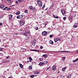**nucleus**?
<instances>
[{
    "instance_id": "1",
    "label": "nucleus",
    "mask_w": 78,
    "mask_h": 78,
    "mask_svg": "<svg viewBox=\"0 0 78 78\" xmlns=\"http://www.w3.org/2000/svg\"><path fill=\"white\" fill-rule=\"evenodd\" d=\"M25 21L23 20H21L20 21V26H23L24 24H25Z\"/></svg>"
},
{
    "instance_id": "2",
    "label": "nucleus",
    "mask_w": 78,
    "mask_h": 78,
    "mask_svg": "<svg viewBox=\"0 0 78 78\" xmlns=\"http://www.w3.org/2000/svg\"><path fill=\"white\" fill-rule=\"evenodd\" d=\"M28 34H30V33L26 31L25 33L23 34V35L24 36H28Z\"/></svg>"
},
{
    "instance_id": "3",
    "label": "nucleus",
    "mask_w": 78,
    "mask_h": 78,
    "mask_svg": "<svg viewBox=\"0 0 78 78\" xmlns=\"http://www.w3.org/2000/svg\"><path fill=\"white\" fill-rule=\"evenodd\" d=\"M42 34L43 36H46L47 34V33L45 31H44L42 32Z\"/></svg>"
},
{
    "instance_id": "4",
    "label": "nucleus",
    "mask_w": 78,
    "mask_h": 78,
    "mask_svg": "<svg viewBox=\"0 0 78 78\" xmlns=\"http://www.w3.org/2000/svg\"><path fill=\"white\" fill-rule=\"evenodd\" d=\"M63 16H64L65 14H66V11L64 10H62L61 11Z\"/></svg>"
},
{
    "instance_id": "5",
    "label": "nucleus",
    "mask_w": 78,
    "mask_h": 78,
    "mask_svg": "<svg viewBox=\"0 0 78 78\" xmlns=\"http://www.w3.org/2000/svg\"><path fill=\"white\" fill-rule=\"evenodd\" d=\"M22 17H23L22 15H18L17 16L16 18H17V19H21V18H22Z\"/></svg>"
},
{
    "instance_id": "6",
    "label": "nucleus",
    "mask_w": 78,
    "mask_h": 78,
    "mask_svg": "<svg viewBox=\"0 0 78 78\" xmlns=\"http://www.w3.org/2000/svg\"><path fill=\"white\" fill-rule=\"evenodd\" d=\"M78 26V23H75L73 26L74 28H77V27Z\"/></svg>"
},
{
    "instance_id": "7",
    "label": "nucleus",
    "mask_w": 78,
    "mask_h": 78,
    "mask_svg": "<svg viewBox=\"0 0 78 78\" xmlns=\"http://www.w3.org/2000/svg\"><path fill=\"white\" fill-rule=\"evenodd\" d=\"M56 69V67L55 66H54L52 67V70H55Z\"/></svg>"
},
{
    "instance_id": "8",
    "label": "nucleus",
    "mask_w": 78,
    "mask_h": 78,
    "mask_svg": "<svg viewBox=\"0 0 78 78\" xmlns=\"http://www.w3.org/2000/svg\"><path fill=\"white\" fill-rule=\"evenodd\" d=\"M67 67H66V66L65 67L63 68H62V70L63 72H64L66 70V69H67Z\"/></svg>"
},
{
    "instance_id": "9",
    "label": "nucleus",
    "mask_w": 78,
    "mask_h": 78,
    "mask_svg": "<svg viewBox=\"0 0 78 78\" xmlns=\"http://www.w3.org/2000/svg\"><path fill=\"white\" fill-rule=\"evenodd\" d=\"M28 8L29 9L31 10V9H33V7L32 6H29Z\"/></svg>"
},
{
    "instance_id": "10",
    "label": "nucleus",
    "mask_w": 78,
    "mask_h": 78,
    "mask_svg": "<svg viewBox=\"0 0 78 78\" xmlns=\"http://www.w3.org/2000/svg\"><path fill=\"white\" fill-rule=\"evenodd\" d=\"M9 20H11L12 19V15L11 14L9 16Z\"/></svg>"
},
{
    "instance_id": "11",
    "label": "nucleus",
    "mask_w": 78,
    "mask_h": 78,
    "mask_svg": "<svg viewBox=\"0 0 78 78\" xmlns=\"http://www.w3.org/2000/svg\"><path fill=\"white\" fill-rule=\"evenodd\" d=\"M0 7L1 8H2V9H3L5 8V5H1L0 6Z\"/></svg>"
},
{
    "instance_id": "12",
    "label": "nucleus",
    "mask_w": 78,
    "mask_h": 78,
    "mask_svg": "<svg viewBox=\"0 0 78 78\" xmlns=\"http://www.w3.org/2000/svg\"><path fill=\"white\" fill-rule=\"evenodd\" d=\"M46 25H47V23H44L42 24V26L44 28H45V26H46Z\"/></svg>"
},
{
    "instance_id": "13",
    "label": "nucleus",
    "mask_w": 78,
    "mask_h": 78,
    "mask_svg": "<svg viewBox=\"0 0 78 78\" xmlns=\"http://www.w3.org/2000/svg\"><path fill=\"white\" fill-rule=\"evenodd\" d=\"M37 2L38 5L41 4V3H42V2H41V1H37Z\"/></svg>"
},
{
    "instance_id": "14",
    "label": "nucleus",
    "mask_w": 78,
    "mask_h": 78,
    "mask_svg": "<svg viewBox=\"0 0 78 78\" xmlns=\"http://www.w3.org/2000/svg\"><path fill=\"white\" fill-rule=\"evenodd\" d=\"M78 61V58H77L75 60H73V62H77Z\"/></svg>"
},
{
    "instance_id": "15",
    "label": "nucleus",
    "mask_w": 78,
    "mask_h": 78,
    "mask_svg": "<svg viewBox=\"0 0 78 78\" xmlns=\"http://www.w3.org/2000/svg\"><path fill=\"white\" fill-rule=\"evenodd\" d=\"M44 63L42 62H40L39 63V65L40 66H42V65H43Z\"/></svg>"
},
{
    "instance_id": "16",
    "label": "nucleus",
    "mask_w": 78,
    "mask_h": 78,
    "mask_svg": "<svg viewBox=\"0 0 78 78\" xmlns=\"http://www.w3.org/2000/svg\"><path fill=\"white\" fill-rule=\"evenodd\" d=\"M20 11H18L16 13V15H19V14H20Z\"/></svg>"
},
{
    "instance_id": "17",
    "label": "nucleus",
    "mask_w": 78,
    "mask_h": 78,
    "mask_svg": "<svg viewBox=\"0 0 78 78\" xmlns=\"http://www.w3.org/2000/svg\"><path fill=\"white\" fill-rule=\"evenodd\" d=\"M20 67H21V69H22V68H23V65H22V64H20Z\"/></svg>"
},
{
    "instance_id": "18",
    "label": "nucleus",
    "mask_w": 78,
    "mask_h": 78,
    "mask_svg": "<svg viewBox=\"0 0 78 78\" xmlns=\"http://www.w3.org/2000/svg\"><path fill=\"white\" fill-rule=\"evenodd\" d=\"M69 51H61V52H64L65 53H69Z\"/></svg>"
},
{
    "instance_id": "19",
    "label": "nucleus",
    "mask_w": 78,
    "mask_h": 78,
    "mask_svg": "<svg viewBox=\"0 0 78 78\" xmlns=\"http://www.w3.org/2000/svg\"><path fill=\"white\" fill-rule=\"evenodd\" d=\"M49 43L50 44H53V41H49Z\"/></svg>"
},
{
    "instance_id": "20",
    "label": "nucleus",
    "mask_w": 78,
    "mask_h": 78,
    "mask_svg": "<svg viewBox=\"0 0 78 78\" xmlns=\"http://www.w3.org/2000/svg\"><path fill=\"white\" fill-rule=\"evenodd\" d=\"M33 10V12H34L36 11V9H35V8L33 7V9H32Z\"/></svg>"
},
{
    "instance_id": "21",
    "label": "nucleus",
    "mask_w": 78,
    "mask_h": 78,
    "mask_svg": "<svg viewBox=\"0 0 78 78\" xmlns=\"http://www.w3.org/2000/svg\"><path fill=\"white\" fill-rule=\"evenodd\" d=\"M48 63V62L47 61H45L43 62V64H47Z\"/></svg>"
},
{
    "instance_id": "22",
    "label": "nucleus",
    "mask_w": 78,
    "mask_h": 78,
    "mask_svg": "<svg viewBox=\"0 0 78 78\" xmlns=\"http://www.w3.org/2000/svg\"><path fill=\"white\" fill-rule=\"evenodd\" d=\"M54 41L55 42H56L58 41V39L57 38H56L54 40Z\"/></svg>"
},
{
    "instance_id": "23",
    "label": "nucleus",
    "mask_w": 78,
    "mask_h": 78,
    "mask_svg": "<svg viewBox=\"0 0 78 78\" xmlns=\"http://www.w3.org/2000/svg\"><path fill=\"white\" fill-rule=\"evenodd\" d=\"M46 56L47 55H43L42 56L43 57H44V58H46L47 57Z\"/></svg>"
},
{
    "instance_id": "24",
    "label": "nucleus",
    "mask_w": 78,
    "mask_h": 78,
    "mask_svg": "<svg viewBox=\"0 0 78 78\" xmlns=\"http://www.w3.org/2000/svg\"><path fill=\"white\" fill-rule=\"evenodd\" d=\"M31 78H34V75H32L30 76Z\"/></svg>"
},
{
    "instance_id": "25",
    "label": "nucleus",
    "mask_w": 78,
    "mask_h": 78,
    "mask_svg": "<svg viewBox=\"0 0 78 78\" xmlns=\"http://www.w3.org/2000/svg\"><path fill=\"white\" fill-rule=\"evenodd\" d=\"M24 12L25 13H27L28 12V10L27 9H26L25 10Z\"/></svg>"
},
{
    "instance_id": "26",
    "label": "nucleus",
    "mask_w": 78,
    "mask_h": 78,
    "mask_svg": "<svg viewBox=\"0 0 78 78\" xmlns=\"http://www.w3.org/2000/svg\"><path fill=\"white\" fill-rule=\"evenodd\" d=\"M35 29L36 30H37L39 29V28H38V27H36L35 28Z\"/></svg>"
},
{
    "instance_id": "27",
    "label": "nucleus",
    "mask_w": 78,
    "mask_h": 78,
    "mask_svg": "<svg viewBox=\"0 0 78 78\" xmlns=\"http://www.w3.org/2000/svg\"><path fill=\"white\" fill-rule=\"evenodd\" d=\"M29 58L30 60L31 61H32V58H31V57H29Z\"/></svg>"
},
{
    "instance_id": "28",
    "label": "nucleus",
    "mask_w": 78,
    "mask_h": 78,
    "mask_svg": "<svg viewBox=\"0 0 78 78\" xmlns=\"http://www.w3.org/2000/svg\"><path fill=\"white\" fill-rule=\"evenodd\" d=\"M9 62V61H8V60H6L5 61V63H6L7 62Z\"/></svg>"
},
{
    "instance_id": "29",
    "label": "nucleus",
    "mask_w": 78,
    "mask_h": 78,
    "mask_svg": "<svg viewBox=\"0 0 78 78\" xmlns=\"http://www.w3.org/2000/svg\"><path fill=\"white\" fill-rule=\"evenodd\" d=\"M72 19V17H70L69 18V20H71Z\"/></svg>"
},
{
    "instance_id": "30",
    "label": "nucleus",
    "mask_w": 78,
    "mask_h": 78,
    "mask_svg": "<svg viewBox=\"0 0 78 78\" xmlns=\"http://www.w3.org/2000/svg\"><path fill=\"white\" fill-rule=\"evenodd\" d=\"M49 37H50V38H52V37H53V35H51L49 36Z\"/></svg>"
},
{
    "instance_id": "31",
    "label": "nucleus",
    "mask_w": 78,
    "mask_h": 78,
    "mask_svg": "<svg viewBox=\"0 0 78 78\" xmlns=\"http://www.w3.org/2000/svg\"><path fill=\"white\" fill-rule=\"evenodd\" d=\"M38 5H39L40 6H41V7L42 6V4L41 3V4Z\"/></svg>"
},
{
    "instance_id": "32",
    "label": "nucleus",
    "mask_w": 78,
    "mask_h": 78,
    "mask_svg": "<svg viewBox=\"0 0 78 78\" xmlns=\"http://www.w3.org/2000/svg\"><path fill=\"white\" fill-rule=\"evenodd\" d=\"M64 20H66V17H64L63 18Z\"/></svg>"
},
{
    "instance_id": "33",
    "label": "nucleus",
    "mask_w": 78,
    "mask_h": 78,
    "mask_svg": "<svg viewBox=\"0 0 78 78\" xmlns=\"http://www.w3.org/2000/svg\"><path fill=\"white\" fill-rule=\"evenodd\" d=\"M40 61H43V59L42 58H40Z\"/></svg>"
},
{
    "instance_id": "34",
    "label": "nucleus",
    "mask_w": 78,
    "mask_h": 78,
    "mask_svg": "<svg viewBox=\"0 0 78 78\" xmlns=\"http://www.w3.org/2000/svg\"><path fill=\"white\" fill-rule=\"evenodd\" d=\"M29 68L30 69H32V67H31V66H30L29 67Z\"/></svg>"
},
{
    "instance_id": "35",
    "label": "nucleus",
    "mask_w": 78,
    "mask_h": 78,
    "mask_svg": "<svg viewBox=\"0 0 78 78\" xmlns=\"http://www.w3.org/2000/svg\"><path fill=\"white\" fill-rule=\"evenodd\" d=\"M45 5H43L42 8H45Z\"/></svg>"
},
{
    "instance_id": "36",
    "label": "nucleus",
    "mask_w": 78,
    "mask_h": 78,
    "mask_svg": "<svg viewBox=\"0 0 78 78\" xmlns=\"http://www.w3.org/2000/svg\"><path fill=\"white\" fill-rule=\"evenodd\" d=\"M8 8V7H6L5 8L3 9V10H5V9H6Z\"/></svg>"
},
{
    "instance_id": "37",
    "label": "nucleus",
    "mask_w": 78,
    "mask_h": 78,
    "mask_svg": "<svg viewBox=\"0 0 78 78\" xmlns=\"http://www.w3.org/2000/svg\"><path fill=\"white\" fill-rule=\"evenodd\" d=\"M62 59L63 60V61H64V60H65V59H66V57H62Z\"/></svg>"
},
{
    "instance_id": "38",
    "label": "nucleus",
    "mask_w": 78,
    "mask_h": 78,
    "mask_svg": "<svg viewBox=\"0 0 78 78\" xmlns=\"http://www.w3.org/2000/svg\"><path fill=\"white\" fill-rule=\"evenodd\" d=\"M71 74H69L68 76V78H70V76H71Z\"/></svg>"
},
{
    "instance_id": "39",
    "label": "nucleus",
    "mask_w": 78,
    "mask_h": 78,
    "mask_svg": "<svg viewBox=\"0 0 78 78\" xmlns=\"http://www.w3.org/2000/svg\"><path fill=\"white\" fill-rule=\"evenodd\" d=\"M40 51L38 50H35V51H36V52H38L39 51Z\"/></svg>"
},
{
    "instance_id": "40",
    "label": "nucleus",
    "mask_w": 78,
    "mask_h": 78,
    "mask_svg": "<svg viewBox=\"0 0 78 78\" xmlns=\"http://www.w3.org/2000/svg\"><path fill=\"white\" fill-rule=\"evenodd\" d=\"M15 3H16V4H18V1H15Z\"/></svg>"
},
{
    "instance_id": "41",
    "label": "nucleus",
    "mask_w": 78,
    "mask_h": 78,
    "mask_svg": "<svg viewBox=\"0 0 78 78\" xmlns=\"http://www.w3.org/2000/svg\"><path fill=\"white\" fill-rule=\"evenodd\" d=\"M3 50V48H0V51H2Z\"/></svg>"
},
{
    "instance_id": "42",
    "label": "nucleus",
    "mask_w": 78,
    "mask_h": 78,
    "mask_svg": "<svg viewBox=\"0 0 78 78\" xmlns=\"http://www.w3.org/2000/svg\"><path fill=\"white\" fill-rule=\"evenodd\" d=\"M57 41H60L61 40V39L59 38H57Z\"/></svg>"
},
{
    "instance_id": "43",
    "label": "nucleus",
    "mask_w": 78,
    "mask_h": 78,
    "mask_svg": "<svg viewBox=\"0 0 78 78\" xmlns=\"http://www.w3.org/2000/svg\"><path fill=\"white\" fill-rule=\"evenodd\" d=\"M3 25V23H0V26H2Z\"/></svg>"
},
{
    "instance_id": "44",
    "label": "nucleus",
    "mask_w": 78,
    "mask_h": 78,
    "mask_svg": "<svg viewBox=\"0 0 78 78\" xmlns=\"http://www.w3.org/2000/svg\"><path fill=\"white\" fill-rule=\"evenodd\" d=\"M8 2H9V3H11V0H8Z\"/></svg>"
},
{
    "instance_id": "45",
    "label": "nucleus",
    "mask_w": 78,
    "mask_h": 78,
    "mask_svg": "<svg viewBox=\"0 0 78 78\" xmlns=\"http://www.w3.org/2000/svg\"><path fill=\"white\" fill-rule=\"evenodd\" d=\"M7 59H9V56H8L6 57Z\"/></svg>"
},
{
    "instance_id": "46",
    "label": "nucleus",
    "mask_w": 78,
    "mask_h": 78,
    "mask_svg": "<svg viewBox=\"0 0 78 78\" xmlns=\"http://www.w3.org/2000/svg\"><path fill=\"white\" fill-rule=\"evenodd\" d=\"M14 6H15V5H11V6H10V7H12Z\"/></svg>"
},
{
    "instance_id": "47",
    "label": "nucleus",
    "mask_w": 78,
    "mask_h": 78,
    "mask_svg": "<svg viewBox=\"0 0 78 78\" xmlns=\"http://www.w3.org/2000/svg\"><path fill=\"white\" fill-rule=\"evenodd\" d=\"M42 48H43V47H42V46L40 47V49H42Z\"/></svg>"
},
{
    "instance_id": "48",
    "label": "nucleus",
    "mask_w": 78,
    "mask_h": 78,
    "mask_svg": "<svg viewBox=\"0 0 78 78\" xmlns=\"http://www.w3.org/2000/svg\"><path fill=\"white\" fill-rule=\"evenodd\" d=\"M19 2H22V1L21 0H17Z\"/></svg>"
},
{
    "instance_id": "49",
    "label": "nucleus",
    "mask_w": 78,
    "mask_h": 78,
    "mask_svg": "<svg viewBox=\"0 0 78 78\" xmlns=\"http://www.w3.org/2000/svg\"><path fill=\"white\" fill-rule=\"evenodd\" d=\"M38 73H39V72H36V74H38Z\"/></svg>"
},
{
    "instance_id": "50",
    "label": "nucleus",
    "mask_w": 78,
    "mask_h": 78,
    "mask_svg": "<svg viewBox=\"0 0 78 78\" xmlns=\"http://www.w3.org/2000/svg\"><path fill=\"white\" fill-rule=\"evenodd\" d=\"M55 18H56V19H58V16H55Z\"/></svg>"
},
{
    "instance_id": "51",
    "label": "nucleus",
    "mask_w": 78,
    "mask_h": 78,
    "mask_svg": "<svg viewBox=\"0 0 78 78\" xmlns=\"http://www.w3.org/2000/svg\"><path fill=\"white\" fill-rule=\"evenodd\" d=\"M30 51H35V50H31Z\"/></svg>"
},
{
    "instance_id": "52",
    "label": "nucleus",
    "mask_w": 78,
    "mask_h": 78,
    "mask_svg": "<svg viewBox=\"0 0 78 78\" xmlns=\"http://www.w3.org/2000/svg\"><path fill=\"white\" fill-rule=\"evenodd\" d=\"M50 69V67L47 68V70H48V69Z\"/></svg>"
},
{
    "instance_id": "53",
    "label": "nucleus",
    "mask_w": 78,
    "mask_h": 78,
    "mask_svg": "<svg viewBox=\"0 0 78 78\" xmlns=\"http://www.w3.org/2000/svg\"><path fill=\"white\" fill-rule=\"evenodd\" d=\"M52 16H53L55 18V15H53Z\"/></svg>"
},
{
    "instance_id": "54",
    "label": "nucleus",
    "mask_w": 78,
    "mask_h": 78,
    "mask_svg": "<svg viewBox=\"0 0 78 78\" xmlns=\"http://www.w3.org/2000/svg\"><path fill=\"white\" fill-rule=\"evenodd\" d=\"M33 43H34V45H35V44H36V42H34Z\"/></svg>"
},
{
    "instance_id": "55",
    "label": "nucleus",
    "mask_w": 78,
    "mask_h": 78,
    "mask_svg": "<svg viewBox=\"0 0 78 78\" xmlns=\"http://www.w3.org/2000/svg\"><path fill=\"white\" fill-rule=\"evenodd\" d=\"M10 9H7V11H8Z\"/></svg>"
},
{
    "instance_id": "56",
    "label": "nucleus",
    "mask_w": 78,
    "mask_h": 78,
    "mask_svg": "<svg viewBox=\"0 0 78 78\" xmlns=\"http://www.w3.org/2000/svg\"><path fill=\"white\" fill-rule=\"evenodd\" d=\"M8 78H12V77L11 76V77H8Z\"/></svg>"
},
{
    "instance_id": "57",
    "label": "nucleus",
    "mask_w": 78,
    "mask_h": 78,
    "mask_svg": "<svg viewBox=\"0 0 78 78\" xmlns=\"http://www.w3.org/2000/svg\"><path fill=\"white\" fill-rule=\"evenodd\" d=\"M48 9V8H47L45 9V10H46Z\"/></svg>"
},
{
    "instance_id": "58",
    "label": "nucleus",
    "mask_w": 78,
    "mask_h": 78,
    "mask_svg": "<svg viewBox=\"0 0 78 78\" xmlns=\"http://www.w3.org/2000/svg\"><path fill=\"white\" fill-rule=\"evenodd\" d=\"M29 62H31V60H30L29 61Z\"/></svg>"
},
{
    "instance_id": "59",
    "label": "nucleus",
    "mask_w": 78,
    "mask_h": 78,
    "mask_svg": "<svg viewBox=\"0 0 78 78\" xmlns=\"http://www.w3.org/2000/svg\"><path fill=\"white\" fill-rule=\"evenodd\" d=\"M23 50H26V49L25 48H23Z\"/></svg>"
},
{
    "instance_id": "60",
    "label": "nucleus",
    "mask_w": 78,
    "mask_h": 78,
    "mask_svg": "<svg viewBox=\"0 0 78 78\" xmlns=\"http://www.w3.org/2000/svg\"><path fill=\"white\" fill-rule=\"evenodd\" d=\"M59 73V71L58 72V73Z\"/></svg>"
},
{
    "instance_id": "61",
    "label": "nucleus",
    "mask_w": 78,
    "mask_h": 78,
    "mask_svg": "<svg viewBox=\"0 0 78 78\" xmlns=\"http://www.w3.org/2000/svg\"><path fill=\"white\" fill-rule=\"evenodd\" d=\"M27 62H29V61H28V60L27 61Z\"/></svg>"
},
{
    "instance_id": "62",
    "label": "nucleus",
    "mask_w": 78,
    "mask_h": 78,
    "mask_svg": "<svg viewBox=\"0 0 78 78\" xmlns=\"http://www.w3.org/2000/svg\"><path fill=\"white\" fill-rule=\"evenodd\" d=\"M1 54H2V53H0V55H1Z\"/></svg>"
},
{
    "instance_id": "63",
    "label": "nucleus",
    "mask_w": 78,
    "mask_h": 78,
    "mask_svg": "<svg viewBox=\"0 0 78 78\" xmlns=\"http://www.w3.org/2000/svg\"><path fill=\"white\" fill-rule=\"evenodd\" d=\"M20 78H22V77H21Z\"/></svg>"
},
{
    "instance_id": "64",
    "label": "nucleus",
    "mask_w": 78,
    "mask_h": 78,
    "mask_svg": "<svg viewBox=\"0 0 78 78\" xmlns=\"http://www.w3.org/2000/svg\"><path fill=\"white\" fill-rule=\"evenodd\" d=\"M70 23H71V22H70Z\"/></svg>"
}]
</instances>
